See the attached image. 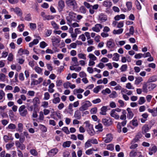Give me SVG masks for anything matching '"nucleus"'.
Instances as JSON below:
<instances>
[{"instance_id":"nucleus-50","label":"nucleus","mask_w":157,"mask_h":157,"mask_svg":"<svg viewBox=\"0 0 157 157\" xmlns=\"http://www.w3.org/2000/svg\"><path fill=\"white\" fill-rule=\"evenodd\" d=\"M149 80L151 82H154L157 80V76L154 75L151 77Z\"/></svg>"},{"instance_id":"nucleus-17","label":"nucleus","mask_w":157,"mask_h":157,"mask_svg":"<svg viewBox=\"0 0 157 157\" xmlns=\"http://www.w3.org/2000/svg\"><path fill=\"white\" fill-rule=\"evenodd\" d=\"M18 53L20 56H22L23 55H28L29 54V52L26 49H24L22 48H20L18 51Z\"/></svg>"},{"instance_id":"nucleus-24","label":"nucleus","mask_w":157,"mask_h":157,"mask_svg":"<svg viewBox=\"0 0 157 157\" xmlns=\"http://www.w3.org/2000/svg\"><path fill=\"white\" fill-rule=\"evenodd\" d=\"M148 111L151 113L152 116L153 117H155L157 116V111L155 108L151 109H147Z\"/></svg>"},{"instance_id":"nucleus-31","label":"nucleus","mask_w":157,"mask_h":157,"mask_svg":"<svg viewBox=\"0 0 157 157\" xmlns=\"http://www.w3.org/2000/svg\"><path fill=\"white\" fill-rule=\"evenodd\" d=\"M41 14L44 20H49V15H46L44 12H42Z\"/></svg>"},{"instance_id":"nucleus-16","label":"nucleus","mask_w":157,"mask_h":157,"mask_svg":"<svg viewBox=\"0 0 157 157\" xmlns=\"http://www.w3.org/2000/svg\"><path fill=\"white\" fill-rule=\"evenodd\" d=\"M112 135L110 134H108L106 135V137L103 138V139L105 143H108L112 140Z\"/></svg>"},{"instance_id":"nucleus-45","label":"nucleus","mask_w":157,"mask_h":157,"mask_svg":"<svg viewBox=\"0 0 157 157\" xmlns=\"http://www.w3.org/2000/svg\"><path fill=\"white\" fill-rule=\"evenodd\" d=\"M18 129L17 131L20 132H22L23 129V125L21 123H19L18 124Z\"/></svg>"},{"instance_id":"nucleus-37","label":"nucleus","mask_w":157,"mask_h":157,"mask_svg":"<svg viewBox=\"0 0 157 157\" xmlns=\"http://www.w3.org/2000/svg\"><path fill=\"white\" fill-rule=\"evenodd\" d=\"M126 5L127 7L128 10L130 11L132 9V3L131 2H127L126 3Z\"/></svg>"},{"instance_id":"nucleus-4","label":"nucleus","mask_w":157,"mask_h":157,"mask_svg":"<svg viewBox=\"0 0 157 157\" xmlns=\"http://www.w3.org/2000/svg\"><path fill=\"white\" fill-rule=\"evenodd\" d=\"M39 99H33V105L29 106L28 105L27 106V108L29 111H32L33 110V108L34 110L36 109L38 106V105L40 103Z\"/></svg>"},{"instance_id":"nucleus-21","label":"nucleus","mask_w":157,"mask_h":157,"mask_svg":"<svg viewBox=\"0 0 157 157\" xmlns=\"http://www.w3.org/2000/svg\"><path fill=\"white\" fill-rule=\"evenodd\" d=\"M80 111L77 110L75 112L74 117L77 119L79 120L81 118V113Z\"/></svg>"},{"instance_id":"nucleus-48","label":"nucleus","mask_w":157,"mask_h":157,"mask_svg":"<svg viewBox=\"0 0 157 157\" xmlns=\"http://www.w3.org/2000/svg\"><path fill=\"white\" fill-rule=\"evenodd\" d=\"M117 94L115 91H112L111 94L109 95V96L110 98H115L117 97Z\"/></svg>"},{"instance_id":"nucleus-7","label":"nucleus","mask_w":157,"mask_h":157,"mask_svg":"<svg viewBox=\"0 0 157 157\" xmlns=\"http://www.w3.org/2000/svg\"><path fill=\"white\" fill-rule=\"evenodd\" d=\"M102 123L104 125L108 126L112 124V119L109 117L105 118L102 119Z\"/></svg>"},{"instance_id":"nucleus-2","label":"nucleus","mask_w":157,"mask_h":157,"mask_svg":"<svg viewBox=\"0 0 157 157\" xmlns=\"http://www.w3.org/2000/svg\"><path fill=\"white\" fill-rule=\"evenodd\" d=\"M156 85L155 84L152 83H146L143 85V91L145 92H147L148 91L152 90L156 87Z\"/></svg>"},{"instance_id":"nucleus-9","label":"nucleus","mask_w":157,"mask_h":157,"mask_svg":"<svg viewBox=\"0 0 157 157\" xmlns=\"http://www.w3.org/2000/svg\"><path fill=\"white\" fill-rule=\"evenodd\" d=\"M76 14L74 13L73 12H69V16L66 17V19L67 21L71 23L72 20L75 17Z\"/></svg>"},{"instance_id":"nucleus-18","label":"nucleus","mask_w":157,"mask_h":157,"mask_svg":"<svg viewBox=\"0 0 157 157\" xmlns=\"http://www.w3.org/2000/svg\"><path fill=\"white\" fill-rule=\"evenodd\" d=\"M150 128L147 124L144 125L142 128V132L143 134H144L147 132H148Z\"/></svg>"},{"instance_id":"nucleus-49","label":"nucleus","mask_w":157,"mask_h":157,"mask_svg":"<svg viewBox=\"0 0 157 157\" xmlns=\"http://www.w3.org/2000/svg\"><path fill=\"white\" fill-rule=\"evenodd\" d=\"M106 149L107 150L113 151L114 149V145L112 144H110L107 145Z\"/></svg>"},{"instance_id":"nucleus-25","label":"nucleus","mask_w":157,"mask_h":157,"mask_svg":"<svg viewBox=\"0 0 157 157\" xmlns=\"http://www.w3.org/2000/svg\"><path fill=\"white\" fill-rule=\"evenodd\" d=\"M107 111V107L103 106L101 109V112L100 114L102 115H105L106 114V112Z\"/></svg>"},{"instance_id":"nucleus-26","label":"nucleus","mask_w":157,"mask_h":157,"mask_svg":"<svg viewBox=\"0 0 157 157\" xmlns=\"http://www.w3.org/2000/svg\"><path fill=\"white\" fill-rule=\"evenodd\" d=\"M18 16H21L22 15V11L20 8L18 7L15 8V10L14 12Z\"/></svg>"},{"instance_id":"nucleus-62","label":"nucleus","mask_w":157,"mask_h":157,"mask_svg":"<svg viewBox=\"0 0 157 157\" xmlns=\"http://www.w3.org/2000/svg\"><path fill=\"white\" fill-rule=\"evenodd\" d=\"M39 84V82L37 81V80L35 79H32V81L31 82V86L36 85Z\"/></svg>"},{"instance_id":"nucleus-23","label":"nucleus","mask_w":157,"mask_h":157,"mask_svg":"<svg viewBox=\"0 0 157 157\" xmlns=\"http://www.w3.org/2000/svg\"><path fill=\"white\" fill-rule=\"evenodd\" d=\"M110 115L112 117L116 119H119L120 117L117 114V113L115 112V110H114V109H113L111 111Z\"/></svg>"},{"instance_id":"nucleus-27","label":"nucleus","mask_w":157,"mask_h":157,"mask_svg":"<svg viewBox=\"0 0 157 157\" xmlns=\"http://www.w3.org/2000/svg\"><path fill=\"white\" fill-rule=\"evenodd\" d=\"M71 60L74 66H78L79 65V63L78 61V59L76 57L72 58Z\"/></svg>"},{"instance_id":"nucleus-53","label":"nucleus","mask_w":157,"mask_h":157,"mask_svg":"<svg viewBox=\"0 0 157 157\" xmlns=\"http://www.w3.org/2000/svg\"><path fill=\"white\" fill-rule=\"evenodd\" d=\"M14 145V143L13 142L11 143H9L6 145V147L7 150H9L10 148L12 147Z\"/></svg>"},{"instance_id":"nucleus-46","label":"nucleus","mask_w":157,"mask_h":157,"mask_svg":"<svg viewBox=\"0 0 157 157\" xmlns=\"http://www.w3.org/2000/svg\"><path fill=\"white\" fill-rule=\"evenodd\" d=\"M79 11L81 13H86L87 10L84 6H82L79 8Z\"/></svg>"},{"instance_id":"nucleus-54","label":"nucleus","mask_w":157,"mask_h":157,"mask_svg":"<svg viewBox=\"0 0 157 157\" xmlns=\"http://www.w3.org/2000/svg\"><path fill=\"white\" fill-rule=\"evenodd\" d=\"M6 80V75L3 73L0 74V80L1 81L5 82Z\"/></svg>"},{"instance_id":"nucleus-12","label":"nucleus","mask_w":157,"mask_h":157,"mask_svg":"<svg viewBox=\"0 0 157 157\" xmlns=\"http://www.w3.org/2000/svg\"><path fill=\"white\" fill-rule=\"evenodd\" d=\"M102 25L99 24H97L95 25L94 27H92V30L96 32H99L100 29L102 28Z\"/></svg>"},{"instance_id":"nucleus-34","label":"nucleus","mask_w":157,"mask_h":157,"mask_svg":"<svg viewBox=\"0 0 157 157\" xmlns=\"http://www.w3.org/2000/svg\"><path fill=\"white\" fill-rule=\"evenodd\" d=\"M123 29H120L118 30H114L113 31V33L114 34H120L123 32Z\"/></svg>"},{"instance_id":"nucleus-60","label":"nucleus","mask_w":157,"mask_h":157,"mask_svg":"<svg viewBox=\"0 0 157 157\" xmlns=\"http://www.w3.org/2000/svg\"><path fill=\"white\" fill-rule=\"evenodd\" d=\"M127 68V66L126 64H124L122 65L121 68L120 70L121 71L123 72L126 71Z\"/></svg>"},{"instance_id":"nucleus-47","label":"nucleus","mask_w":157,"mask_h":157,"mask_svg":"<svg viewBox=\"0 0 157 157\" xmlns=\"http://www.w3.org/2000/svg\"><path fill=\"white\" fill-rule=\"evenodd\" d=\"M30 28L32 30H35L36 28V24L34 23H30L29 24Z\"/></svg>"},{"instance_id":"nucleus-57","label":"nucleus","mask_w":157,"mask_h":157,"mask_svg":"<svg viewBox=\"0 0 157 157\" xmlns=\"http://www.w3.org/2000/svg\"><path fill=\"white\" fill-rule=\"evenodd\" d=\"M101 93L104 94H105L106 93L109 94L111 93V90L109 88H107L105 90H102Z\"/></svg>"},{"instance_id":"nucleus-20","label":"nucleus","mask_w":157,"mask_h":157,"mask_svg":"<svg viewBox=\"0 0 157 157\" xmlns=\"http://www.w3.org/2000/svg\"><path fill=\"white\" fill-rule=\"evenodd\" d=\"M150 151L149 154L150 155H152L153 153H155L157 151V147L156 146L154 145L152 147L149 148Z\"/></svg>"},{"instance_id":"nucleus-51","label":"nucleus","mask_w":157,"mask_h":157,"mask_svg":"<svg viewBox=\"0 0 157 157\" xmlns=\"http://www.w3.org/2000/svg\"><path fill=\"white\" fill-rule=\"evenodd\" d=\"M25 19L27 21H30L31 20L32 17L31 14L29 13L26 14L25 17Z\"/></svg>"},{"instance_id":"nucleus-28","label":"nucleus","mask_w":157,"mask_h":157,"mask_svg":"<svg viewBox=\"0 0 157 157\" xmlns=\"http://www.w3.org/2000/svg\"><path fill=\"white\" fill-rule=\"evenodd\" d=\"M143 81V78L141 77H138L136 78L135 84L136 85H139Z\"/></svg>"},{"instance_id":"nucleus-32","label":"nucleus","mask_w":157,"mask_h":157,"mask_svg":"<svg viewBox=\"0 0 157 157\" xmlns=\"http://www.w3.org/2000/svg\"><path fill=\"white\" fill-rule=\"evenodd\" d=\"M78 57L80 59L84 60H86V55L85 54L82 53H80L78 55Z\"/></svg>"},{"instance_id":"nucleus-14","label":"nucleus","mask_w":157,"mask_h":157,"mask_svg":"<svg viewBox=\"0 0 157 157\" xmlns=\"http://www.w3.org/2000/svg\"><path fill=\"white\" fill-rule=\"evenodd\" d=\"M112 5V2L109 0H105L103 2V6L106 7L107 9L109 8Z\"/></svg>"},{"instance_id":"nucleus-22","label":"nucleus","mask_w":157,"mask_h":157,"mask_svg":"<svg viewBox=\"0 0 157 157\" xmlns=\"http://www.w3.org/2000/svg\"><path fill=\"white\" fill-rule=\"evenodd\" d=\"M130 123L135 127H137L139 124L138 121L136 117H134L132 121H131Z\"/></svg>"},{"instance_id":"nucleus-64","label":"nucleus","mask_w":157,"mask_h":157,"mask_svg":"<svg viewBox=\"0 0 157 157\" xmlns=\"http://www.w3.org/2000/svg\"><path fill=\"white\" fill-rule=\"evenodd\" d=\"M13 59V55L12 53H10L7 58V60L9 61H11Z\"/></svg>"},{"instance_id":"nucleus-11","label":"nucleus","mask_w":157,"mask_h":157,"mask_svg":"<svg viewBox=\"0 0 157 157\" xmlns=\"http://www.w3.org/2000/svg\"><path fill=\"white\" fill-rule=\"evenodd\" d=\"M107 20V16L106 15L103 13H101L99 14L98 20L100 21L101 22H105Z\"/></svg>"},{"instance_id":"nucleus-61","label":"nucleus","mask_w":157,"mask_h":157,"mask_svg":"<svg viewBox=\"0 0 157 157\" xmlns=\"http://www.w3.org/2000/svg\"><path fill=\"white\" fill-rule=\"evenodd\" d=\"M94 151L95 150L94 148H91L87 150L86 152V153L87 155H90L92 154L93 153V151Z\"/></svg>"},{"instance_id":"nucleus-41","label":"nucleus","mask_w":157,"mask_h":157,"mask_svg":"<svg viewBox=\"0 0 157 157\" xmlns=\"http://www.w3.org/2000/svg\"><path fill=\"white\" fill-rule=\"evenodd\" d=\"M103 86L101 85H99L97 86L96 87L94 88L93 90V91L94 93H98L100 89Z\"/></svg>"},{"instance_id":"nucleus-33","label":"nucleus","mask_w":157,"mask_h":157,"mask_svg":"<svg viewBox=\"0 0 157 157\" xmlns=\"http://www.w3.org/2000/svg\"><path fill=\"white\" fill-rule=\"evenodd\" d=\"M58 151V150L57 148H54L50 151V153H51L52 155L54 156L57 153Z\"/></svg>"},{"instance_id":"nucleus-55","label":"nucleus","mask_w":157,"mask_h":157,"mask_svg":"<svg viewBox=\"0 0 157 157\" xmlns=\"http://www.w3.org/2000/svg\"><path fill=\"white\" fill-rule=\"evenodd\" d=\"M40 45L41 48H44L48 45V44L45 42L42 41L40 43Z\"/></svg>"},{"instance_id":"nucleus-29","label":"nucleus","mask_w":157,"mask_h":157,"mask_svg":"<svg viewBox=\"0 0 157 157\" xmlns=\"http://www.w3.org/2000/svg\"><path fill=\"white\" fill-rule=\"evenodd\" d=\"M125 17V15L124 14H121L120 15H117L116 16L114 17V19L116 21H118L121 19H124Z\"/></svg>"},{"instance_id":"nucleus-38","label":"nucleus","mask_w":157,"mask_h":157,"mask_svg":"<svg viewBox=\"0 0 157 157\" xmlns=\"http://www.w3.org/2000/svg\"><path fill=\"white\" fill-rule=\"evenodd\" d=\"M30 152L31 155L34 156H36L38 155V153L36 150L34 149H31L30 151Z\"/></svg>"},{"instance_id":"nucleus-52","label":"nucleus","mask_w":157,"mask_h":157,"mask_svg":"<svg viewBox=\"0 0 157 157\" xmlns=\"http://www.w3.org/2000/svg\"><path fill=\"white\" fill-rule=\"evenodd\" d=\"M102 125L101 123L99 124L98 125L95 126V128L98 129L100 132H101L102 131Z\"/></svg>"},{"instance_id":"nucleus-10","label":"nucleus","mask_w":157,"mask_h":157,"mask_svg":"<svg viewBox=\"0 0 157 157\" xmlns=\"http://www.w3.org/2000/svg\"><path fill=\"white\" fill-rule=\"evenodd\" d=\"M84 90L83 89L79 88V89H75L73 91V93L74 94H77L78 98H82V95L79 93H82L83 92Z\"/></svg>"},{"instance_id":"nucleus-35","label":"nucleus","mask_w":157,"mask_h":157,"mask_svg":"<svg viewBox=\"0 0 157 157\" xmlns=\"http://www.w3.org/2000/svg\"><path fill=\"white\" fill-rule=\"evenodd\" d=\"M88 57L90 59V60H96L97 59V58L93 54L90 53L89 54Z\"/></svg>"},{"instance_id":"nucleus-36","label":"nucleus","mask_w":157,"mask_h":157,"mask_svg":"<svg viewBox=\"0 0 157 157\" xmlns=\"http://www.w3.org/2000/svg\"><path fill=\"white\" fill-rule=\"evenodd\" d=\"M135 4L136 6L137 9L138 10H140L142 8L141 6L140 2L138 0H136L135 2Z\"/></svg>"},{"instance_id":"nucleus-39","label":"nucleus","mask_w":157,"mask_h":157,"mask_svg":"<svg viewBox=\"0 0 157 157\" xmlns=\"http://www.w3.org/2000/svg\"><path fill=\"white\" fill-rule=\"evenodd\" d=\"M92 144L90 140H88L85 144V148H87L89 147H91Z\"/></svg>"},{"instance_id":"nucleus-56","label":"nucleus","mask_w":157,"mask_h":157,"mask_svg":"<svg viewBox=\"0 0 157 157\" xmlns=\"http://www.w3.org/2000/svg\"><path fill=\"white\" fill-rule=\"evenodd\" d=\"M126 87L128 89H134V88L133 86L130 83L128 82L126 84Z\"/></svg>"},{"instance_id":"nucleus-6","label":"nucleus","mask_w":157,"mask_h":157,"mask_svg":"<svg viewBox=\"0 0 157 157\" xmlns=\"http://www.w3.org/2000/svg\"><path fill=\"white\" fill-rule=\"evenodd\" d=\"M66 2L68 6L72 7L73 9L77 8V4L75 0H67Z\"/></svg>"},{"instance_id":"nucleus-8","label":"nucleus","mask_w":157,"mask_h":157,"mask_svg":"<svg viewBox=\"0 0 157 157\" xmlns=\"http://www.w3.org/2000/svg\"><path fill=\"white\" fill-rule=\"evenodd\" d=\"M116 45L114 40L110 39L106 43V47L112 49L114 48Z\"/></svg>"},{"instance_id":"nucleus-42","label":"nucleus","mask_w":157,"mask_h":157,"mask_svg":"<svg viewBox=\"0 0 157 157\" xmlns=\"http://www.w3.org/2000/svg\"><path fill=\"white\" fill-rule=\"evenodd\" d=\"M24 25L23 24H22L18 25L17 28L20 32H22L24 30Z\"/></svg>"},{"instance_id":"nucleus-63","label":"nucleus","mask_w":157,"mask_h":157,"mask_svg":"<svg viewBox=\"0 0 157 157\" xmlns=\"http://www.w3.org/2000/svg\"><path fill=\"white\" fill-rule=\"evenodd\" d=\"M63 131L65 132L66 134H68L70 133V132L68 128L66 127H63L62 129Z\"/></svg>"},{"instance_id":"nucleus-1","label":"nucleus","mask_w":157,"mask_h":157,"mask_svg":"<svg viewBox=\"0 0 157 157\" xmlns=\"http://www.w3.org/2000/svg\"><path fill=\"white\" fill-rule=\"evenodd\" d=\"M83 4L86 8L89 9V13L91 14H94L95 13L94 10H97L99 7L98 4H95L93 6L86 2H84Z\"/></svg>"},{"instance_id":"nucleus-43","label":"nucleus","mask_w":157,"mask_h":157,"mask_svg":"<svg viewBox=\"0 0 157 157\" xmlns=\"http://www.w3.org/2000/svg\"><path fill=\"white\" fill-rule=\"evenodd\" d=\"M16 128V126L14 124L11 123L8 125V126L6 128V129L8 128L10 129H15Z\"/></svg>"},{"instance_id":"nucleus-3","label":"nucleus","mask_w":157,"mask_h":157,"mask_svg":"<svg viewBox=\"0 0 157 157\" xmlns=\"http://www.w3.org/2000/svg\"><path fill=\"white\" fill-rule=\"evenodd\" d=\"M84 124H86V128L88 133L90 136H93L95 134V132L93 129V125L90 124L88 121H86Z\"/></svg>"},{"instance_id":"nucleus-15","label":"nucleus","mask_w":157,"mask_h":157,"mask_svg":"<svg viewBox=\"0 0 157 157\" xmlns=\"http://www.w3.org/2000/svg\"><path fill=\"white\" fill-rule=\"evenodd\" d=\"M127 110L128 111L127 114V118L129 119H131L132 118L134 115L132 112V109L130 108H128L127 109Z\"/></svg>"},{"instance_id":"nucleus-58","label":"nucleus","mask_w":157,"mask_h":157,"mask_svg":"<svg viewBox=\"0 0 157 157\" xmlns=\"http://www.w3.org/2000/svg\"><path fill=\"white\" fill-rule=\"evenodd\" d=\"M51 23L53 27L56 30L58 29H59V27L55 22L52 21Z\"/></svg>"},{"instance_id":"nucleus-5","label":"nucleus","mask_w":157,"mask_h":157,"mask_svg":"<svg viewBox=\"0 0 157 157\" xmlns=\"http://www.w3.org/2000/svg\"><path fill=\"white\" fill-rule=\"evenodd\" d=\"M91 105V103L89 101H87L83 102L82 103V106L79 108V110L82 111L85 110Z\"/></svg>"},{"instance_id":"nucleus-30","label":"nucleus","mask_w":157,"mask_h":157,"mask_svg":"<svg viewBox=\"0 0 157 157\" xmlns=\"http://www.w3.org/2000/svg\"><path fill=\"white\" fill-rule=\"evenodd\" d=\"M34 70L38 74L42 75V69L40 67L38 66H36L34 68Z\"/></svg>"},{"instance_id":"nucleus-44","label":"nucleus","mask_w":157,"mask_h":157,"mask_svg":"<svg viewBox=\"0 0 157 157\" xmlns=\"http://www.w3.org/2000/svg\"><path fill=\"white\" fill-rule=\"evenodd\" d=\"M71 143L70 141H67L63 143V146L64 147H69L70 146Z\"/></svg>"},{"instance_id":"nucleus-40","label":"nucleus","mask_w":157,"mask_h":157,"mask_svg":"<svg viewBox=\"0 0 157 157\" xmlns=\"http://www.w3.org/2000/svg\"><path fill=\"white\" fill-rule=\"evenodd\" d=\"M113 56H114L113 58V59L114 61H117L119 59V58L120 57V55L117 53H115L113 54Z\"/></svg>"},{"instance_id":"nucleus-59","label":"nucleus","mask_w":157,"mask_h":157,"mask_svg":"<svg viewBox=\"0 0 157 157\" xmlns=\"http://www.w3.org/2000/svg\"><path fill=\"white\" fill-rule=\"evenodd\" d=\"M27 111L26 109H25L22 112H20V115L22 117H24L26 116L27 114Z\"/></svg>"},{"instance_id":"nucleus-19","label":"nucleus","mask_w":157,"mask_h":157,"mask_svg":"<svg viewBox=\"0 0 157 157\" xmlns=\"http://www.w3.org/2000/svg\"><path fill=\"white\" fill-rule=\"evenodd\" d=\"M52 42L54 46H55L57 45L60 41V40L59 39L53 37L52 39Z\"/></svg>"},{"instance_id":"nucleus-13","label":"nucleus","mask_w":157,"mask_h":157,"mask_svg":"<svg viewBox=\"0 0 157 157\" xmlns=\"http://www.w3.org/2000/svg\"><path fill=\"white\" fill-rule=\"evenodd\" d=\"M65 3L63 0H60L58 2V9L59 11H61L65 7Z\"/></svg>"}]
</instances>
